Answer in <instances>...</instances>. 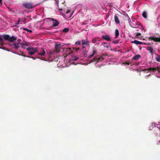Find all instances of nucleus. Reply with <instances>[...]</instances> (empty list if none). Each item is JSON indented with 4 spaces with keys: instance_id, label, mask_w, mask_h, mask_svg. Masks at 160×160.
Here are the masks:
<instances>
[{
    "instance_id": "37",
    "label": "nucleus",
    "mask_w": 160,
    "mask_h": 160,
    "mask_svg": "<svg viewBox=\"0 0 160 160\" xmlns=\"http://www.w3.org/2000/svg\"><path fill=\"white\" fill-rule=\"evenodd\" d=\"M19 22V20H18V23H17V24H19L20 22Z\"/></svg>"
},
{
    "instance_id": "12",
    "label": "nucleus",
    "mask_w": 160,
    "mask_h": 160,
    "mask_svg": "<svg viewBox=\"0 0 160 160\" xmlns=\"http://www.w3.org/2000/svg\"><path fill=\"white\" fill-rule=\"evenodd\" d=\"M45 51L43 48H42L40 50V52H39L38 54L42 56H44L45 54Z\"/></svg>"
},
{
    "instance_id": "7",
    "label": "nucleus",
    "mask_w": 160,
    "mask_h": 160,
    "mask_svg": "<svg viewBox=\"0 0 160 160\" xmlns=\"http://www.w3.org/2000/svg\"><path fill=\"white\" fill-rule=\"evenodd\" d=\"M148 39L150 40H153L155 42H160V37L158 38L154 36H151L148 38Z\"/></svg>"
},
{
    "instance_id": "1",
    "label": "nucleus",
    "mask_w": 160,
    "mask_h": 160,
    "mask_svg": "<svg viewBox=\"0 0 160 160\" xmlns=\"http://www.w3.org/2000/svg\"><path fill=\"white\" fill-rule=\"evenodd\" d=\"M22 6L26 8L32 9L35 7L36 5L33 2L27 1L23 3Z\"/></svg>"
},
{
    "instance_id": "26",
    "label": "nucleus",
    "mask_w": 160,
    "mask_h": 160,
    "mask_svg": "<svg viewBox=\"0 0 160 160\" xmlns=\"http://www.w3.org/2000/svg\"><path fill=\"white\" fill-rule=\"evenodd\" d=\"M21 47L23 48H26L25 47V44L23 43H21Z\"/></svg>"
},
{
    "instance_id": "45",
    "label": "nucleus",
    "mask_w": 160,
    "mask_h": 160,
    "mask_svg": "<svg viewBox=\"0 0 160 160\" xmlns=\"http://www.w3.org/2000/svg\"><path fill=\"white\" fill-rule=\"evenodd\" d=\"M82 48H84V47H82Z\"/></svg>"
},
{
    "instance_id": "21",
    "label": "nucleus",
    "mask_w": 160,
    "mask_h": 160,
    "mask_svg": "<svg viewBox=\"0 0 160 160\" xmlns=\"http://www.w3.org/2000/svg\"><path fill=\"white\" fill-rule=\"evenodd\" d=\"M99 38H95L92 39V42L93 43H95L97 41H98V40Z\"/></svg>"
},
{
    "instance_id": "36",
    "label": "nucleus",
    "mask_w": 160,
    "mask_h": 160,
    "mask_svg": "<svg viewBox=\"0 0 160 160\" xmlns=\"http://www.w3.org/2000/svg\"><path fill=\"white\" fill-rule=\"evenodd\" d=\"M0 48H1V49H4L5 50V48L3 47V48H2V47H0Z\"/></svg>"
},
{
    "instance_id": "42",
    "label": "nucleus",
    "mask_w": 160,
    "mask_h": 160,
    "mask_svg": "<svg viewBox=\"0 0 160 160\" xmlns=\"http://www.w3.org/2000/svg\"><path fill=\"white\" fill-rule=\"evenodd\" d=\"M150 75V74L149 75H148L147 76H148Z\"/></svg>"
},
{
    "instance_id": "23",
    "label": "nucleus",
    "mask_w": 160,
    "mask_h": 160,
    "mask_svg": "<svg viewBox=\"0 0 160 160\" xmlns=\"http://www.w3.org/2000/svg\"><path fill=\"white\" fill-rule=\"evenodd\" d=\"M69 29L68 28H65L63 29L62 31L66 33L67 32L69 31Z\"/></svg>"
},
{
    "instance_id": "18",
    "label": "nucleus",
    "mask_w": 160,
    "mask_h": 160,
    "mask_svg": "<svg viewBox=\"0 0 160 160\" xmlns=\"http://www.w3.org/2000/svg\"><path fill=\"white\" fill-rule=\"evenodd\" d=\"M96 52H97V51H96L95 50H94L93 51L92 54V55H90L88 56V59H90L96 53Z\"/></svg>"
},
{
    "instance_id": "2",
    "label": "nucleus",
    "mask_w": 160,
    "mask_h": 160,
    "mask_svg": "<svg viewBox=\"0 0 160 160\" xmlns=\"http://www.w3.org/2000/svg\"><path fill=\"white\" fill-rule=\"evenodd\" d=\"M3 38L7 40L10 42H13L16 40L17 39V37L12 36L11 37H10L8 35L4 34L2 35Z\"/></svg>"
},
{
    "instance_id": "17",
    "label": "nucleus",
    "mask_w": 160,
    "mask_h": 160,
    "mask_svg": "<svg viewBox=\"0 0 160 160\" xmlns=\"http://www.w3.org/2000/svg\"><path fill=\"white\" fill-rule=\"evenodd\" d=\"M155 58L157 61L160 62V56L158 54H156Z\"/></svg>"
},
{
    "instance_id": "8",
    "label": "nucleus",
    "mask_w": 160,
    "mask_h": 160,
    "mask_svg": "<svg viewBox=\"0 0 160 160\" xmlns=\"http://www.w3.org/2000/svg\"><path fill=\"white\" fill-rule=\"evenodd\" d=\"M48 19L51 20L52 21L53 26L56 27L58 25L59 22L57 20L55 19H54L52 18H49Z\"/></svg>"
},
{
    "instance_id": "41",
    "label": "nucleus",
    "mask_w": 160,
    "mask_h": 160,
    "mask_svg": "<svg viewBox=\"0 0 160 160\" xmlns=\"http://www.w3.org/2000/svg\"><path fill=\"white\" fill-rule=\"evenodd\" d=\"M2 0H0V2H1Z\"/></svg>"
},
{
    "instance_id": "5",
    "label": "nucleus",
    "mask_w": 160,
    "mask_h": 160,
    "mask_svg": "<svg viewBox=\"0 0 160 160\" xmlns=\"http://www.w3.org/2000/svg\"><path fill=\"white\" fill-rule=\"evenodd\" d=\"M104 59L102 57H100L99 56H97L94 58L92 60H91L90 61V62H98L99 61H102Z\"/></svg>"
},
{
    "instance_id": "44",
    "label": "nucleus",
    "mask_w": 160,
    "mask_h": 160,
    "mask_svg": "<svg viewBox=\"0 0 160 160\" xmlns=\"http://www.w3.org/2000/svg\"><path fill=\"white\" fill-rule=\"evenodd\" d=\"M137 71H138V69H137Z\"/></svg>"
},
{
    "instance_id": "22",
    "label": "nucleus",
    "mask_w": 160,
    "mask_h": 160,
    "mask_svg": "<svg viewBox=\"0 0 160 160\" xmlns=\"http://www.w3.org/2000/svg\"><path fill=\"white\" fill-rule=\"evenodd\" d=\"M26 19V18H18V20H19V22H25V20Z\"/></svg>"
},
{
    "instance_id": "30",
    "label": "nucleus",
    "mask_w": 160,
    "mask_h": 160,
    "mask_svg": "<svg viewBox=\"0 0 160 160\" xmlns=\"http://www.w3.org/2000/svg\"><path fill=\"white\" fill-rule=\"evenodd\" d=\"M66 49H67V51H68L69 52V53H70V51H71V48H67Z\"/></svg>"
},
{
    "instance_id": "25",
    "label": "nucleus",
    "mask_w": 160,
    "mask_h": 160,
    "mask_svg": "<svg viewBox=\"0 0 160 160\" xmlns=\"http://www.w3.org/2000/svg\"><path fill=\"white\" fill-rule=\"evenodd\" d=\"M23 29L24 30L27 31L28 32H32V30L28 29H27V28H23Z\"/></svg>"
},
{
    "instance_id": "6",
    "label": "nucleus",
    "mask_w": 160,
    "mask_h": 160,
    "mask_svg": "<svg viewBox=\"0 0 160 160\" xmlns=\"http://www.w3.org/2000/svg\"><path fill=\"white\" fill-rule=\"evenodd\" d=\"M21 42H13V44L12 45V47L13 48L17 50L19 48V45H21Z\"/></svg>"
},
{
    "instance_id": "19",
    "label": "nucleus",
    "mask_w": 160,
    "mask_h": 160,
    "mask_svg": "<svg viewBox=\"0 0 160 160\" xmlns=\"http://www.w3.org/2000/svg\"><path fill=\"white\" fill-rule=\"evenodd\" d=\"M78 58L74 55L72 57L71 59L73 61H77Z\"/></svg>"
},
{
    "instance_id": "29",
    "label": "nucleus",
    "mask_w": 160,
    "mask_h": 160,
    "mask_svg": "<svg viewBox=\"0 0 160 160\" xmlns=\"http://www.w3.org/2000/svg\"><path fill=\"white\" fill-rule=\"evenodd\" d=\"M141 35V34L140 33H139V32H138V33H137L136 34V36H140Z\"/></svg>"
},
{
    "instance_id": "13",
    "label": "nucleus",
    "mask_w": 160,
    "mask_h": 160,
    "mask_svg": "<svg viewBox=\"0 0 160 160\" xmlns=\"http://www.w3.org/2000/svg\"><path fill=\"white\" fill-rule=\"evenodd\" d=\"M102 37L103 39L107 41H109L111 40L110 38L108 35H102Z\"/></svg>"
},
{
    "instance_id": "3",
    "label": "nucleus",
    "mask_w": 160,
    "mask_h": 160,
    "mask_svg": "<svg viewBox=\"0 0 160 160\" xmlns=\"http://www.w3.org/2000/svg\"><path fill=\"white\" fill-rule=\"evenodd\" d=\"M27 50L28 51V54L31 55H33L35 52H38V51L37 48L33 47H28Z\"/></svg>"
},
{
    "instance_id": "4",
    "label": "nucleus",
    "mask_w": 160,
    "mask_h": 160,
    "mask_svg": "<svg viewBox=\"0 0 160 160\" xmlns=\"http://www.w3.org/2000/svg\"><path fill=\"white\" fill-rule=\"evenodd\" d=\"M158 71V73H160V66H158L154 68H148V69H144L143 70H142V71H152L153 72H155L156 70Z\"/></svg>"
},
{
    "instance_id": "38",
    "label": "nucleus",
    "mask_w": 160,
    "mask_h": 160,
    "mask_svg": "<svg viewBox=\"0 0 160 160\" xmlns=\"http://www.w3.org/2000/svg\"><path fill=\"white\" fill-rule=\"evenodd\" d=\"M160 143V140H159L158 142L157 143L158 144Z\"/></svg>"
},
{
    "instance_id": "39",
    "label": "nucleus",
    "mask_w": 160,
    "mask_h": 160,
    "mask_svg": "<svg viewBox=\"0 0 160 160\" xmlns=\"http://www.w3.org/2000/svg\"><path fill=\"white\" fill-rule=\"evenodd\" d=\"M69 11H68L67 12V13H69Z\"/></svg>"
},
{
    "instance_id": "14",
    "label": "nucleus",
    "mask_w": 160,
    "mask_h": 160,
    "mask_svg": "<svg viewBox=\"0 0 160 160\" xmlns=\"http://www.w3.org/2000/svg\"><path fill=\"white\" fill-rule=\"evenodd\" d=\"M131 43H134L136 45H138V44L142 45L143 43L142 42H140L139 41L136 40H134L133 41H132L131 42Z\"/></svg>"
},
{
    "instance_id": "11",
    "label": "nucleus",
    "mask_w": 160,
    "mask_h": 160,
    "mask_svg": "<svg viewBox=\"0 0 160 160\" xmlns=\"http://www.w3.org/2000/svg\"><path fill=\"white\" fill-rule=\"evenodd\" d=\"M82 41L83 45H86L90 47L89 42L87 40H82Z\"/></svg>"
},
{
    "instance_id": "31",
    "label": "nucleus",
    "mask_w": 160,
    "mask_h": 160,
    "mask_svg": "<svg viewBox=\"0 0 160 160\" xmlns=\"http://www.w3.org/2000/svg\"><path fill=\"white\" fill-rule=\"evenodd\" d=\"M141 30L142 31V29H141V28H137L136 29V31H139V30Z\"/></svg>"
},
{
    "instance_id": "16",
    "label": "nucleus",
    "mask_w": 160,
    "mask_h": 160,
    "mask_svg": "<svg viewBox=\"0 0 160 160\" xmlns=\"http://www.w3.org/2000/svg\"><path fill=\"white\" fill-rule=\"evenodd\" d=\"M118 15H115L114 16V20L116 23H120V21L119 20V18Z\"/></svg>"
},
{
    "instance_id": "32",
    "label": "nucleus",
    "mask_w": 160,
    "mask_h": 160,
    "mask_svg": "<svg viewBox=\"0 0 160 160\" xmlns=\"http://www.w3.org/2000/svg\"><path fill=\"white\" fill-rule=\"evenodd\" d=\"M25 46H29V44L28 43V42H26L25 43Z\"/></svg>"
},
{
    "instance_id": "24",
    "label": "nucleus",
    "mask_w": 160,
    "mask_h": 160,
    "mask_svg": "<svg viewBox=\"0 0 160 160\" xmlns=\"http://www.w3.org/2000/svg\"><path fill=\"white\" fill-rule=\"evenodd\" d=\"M142 16L144 18H147V14L146 12H144L142 14Z\"/></svg>"
},
{
    "instance_id": "9",
    "label": "nucleus",
    "mask_w": 160,
    "mask_h": 160,
    "mask_svg": "<svg viewBox=\"0 0 160 160\" xmlns=\"http://www.w3.org/2000/svg\"><path fill=\"white\" fill-rule=\"evenodd\" d=\"M62 46V45L61 44H56L55 48V50L57 52H60V48Z\"/></svg>"
},
{
    "instance_id": "40",
    "label": "nucleus",
    "mask_w": 160,
    "mask_h": 160,
    "mask_svg": "<svg viewBox=\"0 0 160 160\" xmlns=\"http://www.w3.org/2000/svg\"><path fill=\"white\" fill-rule=\"evenodd\" d=\"M106 47L107 48H108L109 47V46H106Z\"/></svg>"
},
{
    "instance_id": "27",
    "label": "nucleus",
    "mask_w": 160,
    "mask_h": 160,
    "mask_svg": "<svg viewBox=\"0 0 160 160\" xmlns=\"http://www.w3.org/2000/svg\"><path fill=\"white\" fill-rule=\"evenodd\" d=\"M81 42L80 41H78L77 42H76L75 44H77V45H80L81 44Z\"/></svg>"
},
{
    "instance_id": "20",
    "label": "nucleus",
    "mask_w": 160,
    "mask_h": 160,
    "mask_svg": "<svg viewBox=\"0 0 160 160\" xmlns=\"http://www.w3.org/2000/svg\"><path fill=\"white\" fill-rule=\"evenodd\" d=\"M119 35V31L118 29H117L115 31V38H117Z\"/></svg>"
},
{
    "instance_id": "28",
    "label": "nucleus",
    "mask_w": 160,
    "mask_h": 160,
    "mask_svg": "<svg viewBox=\"0 0 160 160\" xmlns=\"http://www.w3.org/2000/svg\"><path fill=\"white\" fill-rule=\"evenodd\" d=\"M2 38H3L2 37V36H0V42H2L3 41Z\"/></svg>"
},
{
    "instance_id": "33",
    "label": "nucleus",
    "mask_w": 160,
    "mask_h": 160,
    "mask_svg": "<svg viewBox=\"0 0 160 160\" xmlns=\"http://www.w3.org/2000/svg\"><path fill=\"white\" fill-rule=\"evenodd\" d=\"M21 40L20 39H19L18 40V42H21Z\"/></svg>"
},
{
    "instance_id": "43",
    "label": "nucleus",
    "mask_w": 160,
    "mask_h": 160,
    "mask_svg": "<svg viewBox=\"0 0 160 160\" xmlns=\"http://www.w3.org/2000/svg\"><path fill=\"white\" fill-rule=\"evenodd\" d=\"M113 43H114V41H113Z\"/></svg>"
},
{
    "instance_id": "10",
    "label": "nucleus",
    "mask_w": 160,
    "mask_h": 160,
    "mask_svg": "<svg viewBox=\"0 0 160 160\" xmlns=\"http://www.w3.org/2000/svg\"><path fill=\"white\" fill-rule=\"evenodd\" d=\"M147 50L149 51L150 53L152 55H153V54L154 52V50L152 47L149 46L147 47Z\"/></svg>"
},
{
    "instance_id": "35",
    "label": "nucleus",
    "mask_w": 160,
    "mask_h": 160,
    "mask_svg": "<svg viewBox=\"0 0 160 160\" xmlns=\"http://www.w3.org/2000/svg\"><path fill=\"white\" fill-rule=\"evenodd\" d=\"M30 57L31 58H32L33 59H35V58L33 57Z\"/></svg>"
},
{
    "instance_id": "15",
    "label": "nucleus",
    "mask_w": 160,
    "mask_h": 160,
    "mask_svg": "<svg viewBox=\"0 0 160 160\" xmlns=\"http://www.w3.org/2000/svg\"><path fill=\"white\" fill-rule=\"evenodd\" d=\"M141 58V56L140 55L137 54L135 55L134 57H133L132 58V59L135 60H137L140 59Z\"/></svg>"
},
{
    "instance_id": "34",
    "label": "nucleus",
    "mask_w": 160,
    "mask_h": 160,
    "mask_svg": "<svg viewBox=\"0 0 160 160\" xmlns=\"http://www.w3.org/2000/svg\"><path fill=\"white\" fill-rule=\"evenodd\" d=\"M144 44H147L148 45H151V43H148V44H146V43H143Z\"/></svg>"
}]
</instances>
